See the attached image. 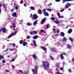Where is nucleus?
I'll use <instances>...</instances> for the list:
<instances>
[{"label":"nucleus","mask_w":74,"mask_h":74,"mask_svg":"<svg viewBox=\"0 0 74 74\" xmlns=\"http://www.w3.org/2000/svg\"><path fill=\"white\" fill-rule=\"evenodd\" d=\"M61 34L62 37L64 36V33L63 32H62L61 33Z\"/></svg>","instance_id":"obj_23"},{"label":"nucleus","mask_w":74,"mask_h":74,"mask_svg":"<svg viewBox=\"0 0 74 74\" xmlns=\"http://www.w3.org/2000/svg\"><path fill=\"white\" fill-rule=\"evenodd\" d=\"M34 45L35 47H37V45H36V42L34 40H33V41Z\"/></svg>","instance_id":"obj_15"},{"label":"nucleus","mask_w":74,"mask_h":74,"mask_svg":"<svg viewBox=\"0 0 74 74\" xmlns=\"http://www.w3.org/2000/svg\"><path fill=\"white\" fill-rule=\"evenodd\" d=\"M55 36L56 37H57V36H59V35L58 34H56V35H55Z\"/></svg>","instance_id":"obj_55"},{"label":"nucleus","mask_w":74,"mask_h":74,"mask_svg":"<svg viewBox=\"0 0 74 74\" xmlns=\"http://www.w3.org/2000/svg\"><path fill=\"white\" fill-rule=\"evenodd\" d=\"M41 48L42 49H43V50H44V51H46V50H47V49H46V48H45V47H41Z\"/></svg>","instance_id":"obj_18"},{"label":"nucleus","mask_w":74,"mask_h":74,"mask_svg":"<svg viewBox=\"0 0 74 74\" xmlns=\"http://www.w3.org/2000/svg\"><path fill=\"white\" fill-rule=\"evenodd\" d=\"M68 70L69 72H71V70L70 69H68Z\"/></svg>","instance_id":"obj_58"},{"label":"nucleus","mask_w":74,"mask_h":74,"mask_svg":"<svg viewBox=\"0 0 74 74\" xmlns=\"http://www.w3.org/2000/svg\"><path fill=\"white\" fill-rule=\"evenodd\" d=\"M57 14L58 16H60V13H59V12L57 13Z\"/></svg>","instance_id":"obj_48"},{"label":"nucleus","mask_w":74,"mask_h":74,"mask_svg":"<svg viewBox=\"0 0 74 74\" xmlns=\"http://www.w3.org/2000/svg\"><path fill=\"white\" fill-rule=\"evenodd\" d=\"M30 38V36H27V38L29 39Z\"/></svg>","instance_id":"obj_41"},{"label":"nucleus","mask_w":74,"mask_h":74,"mask_svg":"<svg viewBox=\"0 0 74 74\" xmlns=\"http://www.w3.org/2000/svg\"><path fill=\"white\" fill-rule=\"evenodd\" d=\"M53 32H54V33H56V30H55V29L53 28Z\"/></svg>","instance_id":"obj_36"},{"label":"nucleus","mask_w":74,"mask_h":74,"mask_svg":"<svg viewBox=\"0 0 74 74\" xmlns=\"http://www.w3.org/2000/svg\"><path fill=\"white\" fill-rule=\"evenodd\" d=\"M56 74H62V73H59V72H57L56 73Z\"/></svg>","instance_id":"obj_43"},{"label":"nucleus","mask_w":74,"mask_h":74,"mask_svg":"<svg viewBox=\"0 0 74 74\" xmlns=\"http://www.w3.org/2000/svg\"><path fill=\"white\" fill-rule=\"evenodd\" d=\"M1 59H4V58H3V56H0V60H1Z\"/></svg>","instance_id":"obj_34"},{"label":"nucleus","mask_w":74,"mask_h":74,"mask_svg":"<svg viewBox=\"0 0 74 74\" xmlns=\"http://www.w3.org/2000/svg\"><path fill=\"white\" fill-rule=\"evenodd\" d=\"M57 32L58 33H59V32H60V30H59V29H57Z\"/></svg>","instance_id":"obj_52"},{"label":"nucleus","mask_w":74,"mask_h":74,"mask_svg":"<svg viewBox=\"0 0 74 74\" xmlns=\"http://www.w3.org/2000/svg\"><path fill=\"white\" fill-rule=\"evenodd\" d=\"M14 9H12L11 10V12H14Z\"/></svg>","instance_id":"obj_50"},{"label":"nucleus","mask_w":74,"mask_h":74,"mask_svg":"<svg viewBox=\"0 0 74 74\" xmlns=\"http://www.w3.org/2000/svg\"><path fill=\"white\" fill-rule=\"evenodd\" d=\"M4 48H5V45H3L2 47V48H3V49H4Z\"/></svg>","instance_id":"obj_59"},{"label":"nucleus","mask_w":74,"mask_h":74,"mask_svg":"<svg viewBox=\"0 0 74 74\" xmlns=\"http://www.w3.org/2000/svg\"><path fill=\"white\" fill-rule=\"evenodd\" d=\"M63 42H66V41H67V39L66 37H64L63 39Z\"/></svg>","instance_id":"obj_17"},{"label":"nucleus","mask_w":74,"mask_h":74,"mask_svg":"<svg viewBox=\"0 0 74 74\" xmlns=\"http://www.w3.org/2000/svg\"><path fill=\"white\" fill-rule=\"evenodd\" d=\"M56 67L57 68H59L60 67V65L58 63L57 64H56Z\"/></svg>","instance_id":"obj_20"},{"label":"nucleus","mask_w":74,"mask_h":74,"mask_svg":"<svg viewBox=\"0 0 74 74\" xmlns=\"http://www.w3.org/2000/svg\"><path fill=\"white\" fill-rule=\"evenodd\" d=\"M45 11H46V10L45 9H44L42 11H43V12H45Z\"/></svg>","instance_id":"obj_60"},{"label":"nucleus","mask_w":74,"mask_h":74,"mask_svg":"<svg viewBox=\"0 0 74 74\" xmlns=\"http://www.w3.org/2000/svg\"><path fill=\"white\" fill-rule=\"evenodd\" d=\"M37 21H38L37 20H36L34 23V25H37Z\"/></svg>","instance_id":"obj_22"},{"label":"nucleus","mask_w":74,"mask_h":74,"mask_svg":"<svg viewBox=\"0 0 74 74\" xmlns=\"http://www.w3.org/2000/svg\"><path fill=\"white\" fill-rule=\"evenodd\" d=\"M52 4L51 3H50V4H48V6H50Z\"/></svg>","instance_id":"obj_51"},{"label":"nucleus","mask_w":74,"mask_h":74,"mask_svg":"<svg viewBox=\"0 0 74 74\" xmlns=\"http://www.w3.org/2000/svg\"><path fill=\"white\" fill-rule=\"evenodd\" d=\"M31 34H37V32L36 31H33L32 32H30Z\"/></svg>","instance_id":"obj_6"},{"label":"nucleus","mask_w":74,"mask_h":74,"mask_svg":"<svg viewBox=\"0 0 74 74\" xmlns=\"http://www.w3.org/2000/svg\"><path fill=\"white\" fill-rule=\"evenodd\" d=\"M45 21V18H44L42 19L41 22V24H43L44 22Z\"/></svg>","instance_id":"obj_10"},{"label":"nucleus","mask_w":74,"mask_h":74,"mask_svg":"<svg viewBox=\"0 0 74 74\" xmlns=\"http://www.w3.org/2000/svg\"><path fill=\"white\" fill-rule=\"evenodd\" d=\"M23 1L22 0L20 2V4H22V3H23Z\"/></svg>","instance_id":"obj_49"},{"label":"nucleus","mask_w":74,"mask_h":74,"mask_svg":"<svg viewBox=\"0 0 74 74\" xmlns=\"http://www.w3.org/2000/svg\"><path fill=\"white\" fill-rule=\"evenodd\" d=\"M19 71L20 72V73H21V74H23V72H22V70H20Z\"/></svg>","instance_id":"obj_46"},{"label":"nucleus","mask_w":74,"mask_h":74,"mask_svg":"<svg viewBox=\"0 0 74 74\" xmlns=\"http://www.w3.org/2000/svg\"><path fill=\"white\" fill-rule=\"evenodd\" d=\"M12 67H13V69H14L15 68V67H14V66L13 65H12Z\"/></svg>","instance_id":"obj_64"},{"label":"nucleus","mask_w":74,"mask_h":74,"mask_svg":"<svg viewBox=\"0 0 74 74\" xmlns=\"http://www.w3.org/2000/svg\"><path fill=\"white\" fill-rule=\"evenodd\" d=\"M23 40H21L20 41V44H22L23 43Z\"/></svg>","instance_id":"obj_26"},{"label":"nucleus","mask_w":74,"mask_h":74,"mask_svg":"<svg viewBox=\"0 0 74 74\" xmlns=\"http://www.w3.org/2000/svg\"><path fill=\"white\" fill-rule=\"evenodd\" d=\"M16 33H17V32H16V31H15L14 32L12 33L11 34H10V35L8 38H10V37H12V36H15V35H16Z\"/></svg>","instance_id":"obj_3"},{"label":"nucleus","mask_w":74,"mask_h":74,"mask_svg":"<svg viewBox=\"0 0 74 74\" xmlns=\"http://www.w3.org/2000/svg\"><path fill=\"white\" fill-rule=\"evenodd\" d=\"M49 72V73H51V74H53V72H52V71H50V72Z\"/></svg>","instance_id":"obj_56"},{"label":"nucleus","mask_w":74,"mask_h":74,"mask_svg":"<svg viewBox=\"0 0 74 74\" xmlns=\"http://www.w3.org/2000/svg\"><path fill=\"white\" fill-rule=\"evenodd\" d=\"M14 60H15V59H12V62H14Z\"/></svg>","instance_id":"obj_62"},{"label":"nucleus","mask_w":74,"mask_h":74,"mask_svg":"<svg viewBox=\"0 0 74 74\" xmlns=\"http://www.w3.org/2000/svg\"><path fill=\"white\" fill-rule=\"evenodd\" d=\"M71 4H70L69 3H67L66 5H65V8H67L70 7V5H71Z\"/></svg>","instance_id":"obj_7"},{"label":"nucleus","mask_w":74,"mask_h":74,"mask_svg":"<svg viewBox=\"0 0 74 74\" xmlns=\"http://www.w3.org/2000/svg\"><path fill=\"white\" fill-rule=\"evenodd\" d=\"M15 23H13L12 25L10 26V28H15Z\"/></svg>","instance_id":"obj_5"},{"label":"nucleus","mask_w":74,"mask_h":74,"mask_svg":"<svg viewBox=\"0 0 74 74\" xmlns=\"http://www.w3.org/2000/svg\"><path fill=\"white\" fill-rule=\"evenodd\" d=\"M2 4H1V3L0 4V7H2Z\"/></svg>","instance_id":"obj_61"},{"label":"nucleus","mask_w":74,"mask_h":74,"mask_svg":"<svg viewBox=\"0 0 74 74\" xmlns=\"http://www.w3.org/2000/svg\"><path fill=\"white\" fill-rule=\"evenodd\" d=\"M9 50L10 51H14V50H13L12 49H9Z\"/></svg>","instance_id":"obj_45"},{"label":"nucleus","mask_w":74,"mask_h":74,"mask_svg":"<svg viewBox=\"0 0 74 74\" xmlns=\"http://www.w3.org/2000/svg\"><path fill=\"white\" fill-rule=\"evenodd\" d=\"M60 1V0H56V2H59Z\"/></svg>","instance_id":"obj_47"},{"label":"nucleus","mask_w":74,"mask_h":74,"mask_svg":"<svg viewBox=\"0 0 74 74\" xmlns=\"http://www.w3.org/2000/svg\"><path fill=\"white\" fill-rule=\"evenodd\" d=\"M47 10L49 11H50V12L52 11V10H51V9H47Z\"/></svg>","instance_id":"obj_30"},{"label":"nucleus","mask_w":74,"mask_h":74,"mask_svg":"<svg viewBox=\"0 0 74 74\" xmlns=\"http://www.w3.org/2000/svg\"><path fill=\"white\" fill-rule=\"evenodd\" d=\"M51 49L52 51H55V49L53 48H52Z\"/></svg>","instance_id":"obj_42"},{"label":"nucleus","mask_w":74,"mask_h":74,"mask_svg":"<svg viewBox=\"0 0 74 74\" xmlns=\"http://www.w3.org/2000/svg\"><path fill=\"white\" fill-rule=\"evenodd\" d=\"M13 45L14 47H15V43H13V45Z\"/></svg>","instance_id":"obj_54"},{"label":"nucleus","mask_w":74,"mask_h":74,"mask_svg":"<svg viewBox=\"0 0 74 74\" xmlns=\"http://www.w3.org/2000/svg\"><path fill=\"white\" fill-rule=\"evenodd\" d=\"M3 8H4L6 10H7V6L5 5V4L3 5Z\"/></svg>","instance_id":"obj_21"},{"label":"nucleus","mask_w":74,"mask_h":74,"mask_svg":"<svg viewBox=\"0 0 74 74\" xmlns=\"http://www.w3.org/2000/svg\"><path fill=\"white\" fill-rule=\"evenodd\" d=\"M37 37H38V36L36 35L34 36L33 38L34 39H37Z\"/></svg>","instance_id":"obj_19"},{"label":"nucleus","mask_w":74,"mask_h":74,"mask_svg":"<svg viewBox=\"0 0 74 74\" xmlns=\"http://www.w3.org/2000/svg\"><path fill=\"white\" fill-rule=\"evenodd\" d=\"M29 73V71H28V70H27V71L26 72H25V74H27Z\"/></svg>","instance_id":"obj_31"},{"label":"nucleus","mask_w":74,"mask_h":74,"mask_svg":"<svg viewBox=\"0 0 74 74\" xmlns=\"http://www.w3.org/2000/svg\"><path fill=\"white\" fill-rule=\"evenodd\" d=\"M38 12L40 14H42V12H41V10H38Z\"/></svg>","instance_id":"obj_24"},{"label":"nucleus","mask_w":74,"mask_h":74,"mask_svg":"<svg viewBox=\"0 0 74 74\" xmlns=\"http://www.w3.org/2000/svg\"><path fill=\"white\" fill-rule=\"evenodd\" d=\"M69 40H70L71 41V42H73V39L71 38H69Z\"/></svg>","instance_id":"obj_38"},{"label":"nucleus","mask_w":74,"mask_h":74,"mask_svg":"<svg viewBox=\"0 0 74 74\" xmlns=\"http://www.w3.org/2000/svg\"><path fill=\"white\" fill-rule=\"evenodd\" d=\"M59 18H63V16H59Z\"/></svg>","instance_id":"obj_44"},{"label":"nucleus","mask_w":74,"mask_h":74,"mask_svg":"<svg viewBox=\"0 0 74 74\" xmlns=\"http://www.w3.org/2000/svg\"><path fill=\"white\" fill-rule=\"evenodd\" d=\"M15 9L16 10H18V7L17 6H15Z\"/></svg>","instance_id":"obj_40"},{"label":"nucleus","mask_w":74,"mask_h":74,"mask_svg":"<svg viewBox=\"0 0 74 74\" xmlns=\"http://www.w3.org/2000/svg\"><path fill=\"white\" fill-rule=\"evenodd\" d=\"M32 16L33 19H35V20H36L37 18H38L36 14L33 15Z\"/></svg>","instance_id":"obj_4"},{"label":"nucleus","mask_w":74,"mask_h":74,"mask_svg":"<svg viewBox=\"0 0 74 74\" xmlns=\"http://www.w3.org/2000/svg\"><path fill=\"white\" fill-rule=\"evenodd\" d=\"M2 62L3 63H5V60H3L2 61Z\"/></svg>","instance_id":"obj_35"},{"label":"nucleus","mask_w":74,"mask_h":74,"mask_svg":"<svg viewBox=\"0 0 74 74\" xmlns=\"http://www.w3.org/2000/svg\"><path fill=\"white\" fill-rule=\"evenodd\" d=\"M27 43L26 42H23V46H26V45H27Z\"/></svg>","instance_id":"obj_16"},{"label":"nucleus","mask_w":74,"mask_h":74,"mask_svg":"<svg viewBox=\"0 0 74 74\" xmlns=\"http://www.w3.org/2000/svg\"><path fill=\"white\" fill-rule=\"evenodd\" d=\"M41 32L42 33H46V32H44V30H41Z\"/></svg>","instance_id":"obj_28"},{"label":"nucleus","mask_w":74,"mask_h":74,"mask_svg":"<svg viewBox=\"0 0 74 74\" xmlns=\"http://www.w3.org/2000/svg\"><path fill=\"white\" fill-rule=\"evenodd\" d=\"M32 57L34 59H35V60L36 59H37V56H36V54H34L32 56Z\"/></svg>","instance_id":"obj_11"},{"label":"nucleus","mask_w":74,"mask_h":74,"mask_svg":"<svg viewBox=\"0 0 74 74\" xmlns=\"http://www.w3.org/2000/svg\"><path fill=\"white\" fill-rule=\"evenodd\" d=\"M61 70H63V68L61 67Z\"/></svg>","instance_id":"obj_63"},{"label":"nucleus","mask_w":74,"mask_h":74,"mask_svg":"<svg viewBox=\"0 0 74 74\" xmlns=\"http://www.w3.org/2000/svg\"><path fill=\"white\" fill-rule=\"evenodd\" d=\"M73 0H63L62 3H63V4H64V2H66V1H73Z\"/></svg>","instance_id":"obj_12"},{"label":"nucleus","mask_w":74,"mask_h":74,"mask_svg":"<svg viewBox=\"0 0 74 74\" xmlns=\"http://www.w3.org/2000/svg\"><path fill=\"white\" fill-rule=\"evenodd\" d=\"M62 54L63 55H67V54H66V53L65 52H63L62 53Z\"/></svg>","instance_id":"obj_39"},{"label":"nucleus","mask_w":74,"mask_h":74,"mask_svg":"<svg viewBox=\"0 0 74 74\" xmlns=\"http://www.w3.org/2000/svg\"><path fill=\"white\" fill-rule=\"evenodd\" d=\"M55 22L56 23V24H58V23H59V21L57 19L56 20V21H55Z\"/></svg>","instance_id":"obj_29"},{"label":"nucleus","mask_w":74,"mask_h":74,"mask_svg":"<svg viewBox=\"0 0 74 74\" xmlns=\"http://www.w3.org/2000/svg\"><path fill=\"white\" fill-rule=\"evenodd\" d=\"M51 19L52 21H54V20H55V18H54V17H51Z\"/></svg>","instance_id":"obj_33"},{"label":"nucleus","mask_w":74,"mask_h":74,"mask_svg":"<svg viewBox=\"0 0 74 74\" xmlns=\"http://www.w3.org/2000/svg\"><path fill=\"white\" fill-rule=\"evenodd\" d=\"M71 32H72V29H70L68 30V33L70 34L71 33Z\"/></svg>","instance_id":"obj_13"},{"label":"nucleus","mask_w":74,"mask_h":74,"mask_svg":"<svg viewBox=\"0 0 74 74\" xmlns=\"http://www.w3.org/2000/svg\"><path fill=\"white\" fill-rule=\"evenodd\" d=\"M34 7H30V9H31V10H34Z\"/></svg>","instance_id":"obj_27"},{"label":"nucleus","mask_w":74,"mask_h":74,"mask_svg":"<svg viewBox=\"0 0 74 74\" xmlns=\"http://www.w3.org/2000/svg\"><path fill=\"white\" fill-rule=\"evenodd\" d=\"M68 48L69 49H70V48H71V46H70V45H68Z\"/></svg>","instance_id":"obj_32"},{"label":"nucleus","mask_w":74,"mask_h":74,"mask_svg":"<svg viewBox=\"0 0 74 74\" xmlns=\"http://www.w3.org/2000/svg\"><path fill=\"white\" fill-rule=\"evenodd\" d=\"M2 32L3 33H6V28H3L2 29Z\"/></svg>","instance_id":"obj_8"},{"label":"nucleus","mask_w":74,"mask_h":74,"mask_svg":"<svg viewBox=\"0 0 74 74\" xmlns=\"http://www.w3.org/2000/svg\"><path fill=\"white\" fill-rule=\"evenodd\" d=\"M37 70H38V66H36L34 68V69H32V71L34 74H37Z\"/></svg>","instance_id":"obj_2"},{"label":"nucleus","mask_w":74,"mask_h":74,"mask_svg":"<svg viewBox=\"0 0 74 74\" xmlns=\"http://www.w3.org/2000/svg\"><path fill=\"white\" fill-rule=\"evenodd\" d=\"M60 57H61L62 59H63L64 58V57H63V54H61L60 55Z\"/></svg>","instance_id":"obj_25"},{"label":"nucleus","mask_w":74,"mask_h":74,"mask_svg":"<svg viewBox=\"0 0 74 74\" xmlns=\"http://www.w3.org/2000/svg\"><path fill=\"white\" fill-rule=\"evenodd\" d=\"M50 59H51L52 60H53V58L51 56H50Z\"/></svg>","instance_id":"obj_37"},{"label":"nucleus","mask_w":74,"mask_h":74,"mask_svg":"<svg viewBox=\"0 0 74 74\" xmlns=\"http://www.w3.org/2000/svg\"><path fill=\"white\" fill-rule=\"evenodd\" d=\"M47 27L49 28V25H47Z\"/></svg>","instance_id":"obj_53"},{"label":"nucleus","mask_w":74,"mask_h":74,"mask_svg":"<svg viewBox=\"0 0 74 74\" xmlns=\"http://www.w3.org/2000/svg\"><path fill=\"white\" fill-rule=\"evenodd\" d=\"M44 14L45 16H49V14H48V13L47 12H45V13H44Z\"/></svg>","instance_id":"obj_14"},{"label":"nucleus","mask_w":74,"mask_h":74,"mask_svg":"<svg viewBox=\"0 0 74 74\" xmlns=\"http://www.w3.org/2000/svg\"><path fill=\"white\" fill-rule=\"evenodd\" d=\"M42 63L43 66L45 70L47 69V67L48 69L49 68V62L44 61L42 62Z\"/></svg>","instance_id":"obj_1"},{"label":"nucleus","mask_w":74,"mask_h":74,"mask_svg":"<svg viewBox=\"0 0 74 74\" xmlns=\"http://www.w3.org/2000/svg\"><path fill=\"white\" fill-rule=\"evenodd\" d=\"M16 13L14 12L12 13V16H14V17H16Z\"/></svg>","instance_id":"obj_9"},{"label":"nucleus","mask_w":74,"mask_h":74,"mask_svg":"<svg viewBox=\"0 0 74 74\" xmlns=\"http://www.w3.org/2000/svg\"><path fill=\"white\" fill-rule=\"evenodd\" d=\"M64 10V9H63L62 10H61L60 12H63V11Z\"/></svg>","instance_id":"obj_57"}]
</instances>
